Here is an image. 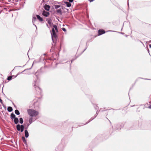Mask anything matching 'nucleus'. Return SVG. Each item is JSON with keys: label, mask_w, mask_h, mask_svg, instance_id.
<instances>
[{"label": "nucleus", "mask_w": 151, "mask_h": 151, "mask_svg": "<svg viewBox=\"0 0 151 151\" xmlns=\"http://www.w3.org/2000/svg\"><path fill=\"white\" fill-rule=\"evenodd\" d=\"M12 76H9L7 78V79L9 81H10L12 80Z\"/></svg>", "instance_id": "obj_22"}, {"label": "nucleus", "mask_w": 151, "mask_h": 151, "mask_svg": "<svg viewBox=\"0 0 151 151\" xmlns=\"http://www.w3.org/2000/svg\"><path fill=\"white\" fill-rule=\"evenodd\" d=\"M60 7V5H55V7L56 9H58Z\"/></svg>", "instance_id": "obj_23"}, {"label": "nucleus", "mask_w": 151, "mask_h": 151, "mask_svg": "<svg viewBox=\"0 0 151 151\" xmlns=\"http://www.w3.org/2000/svg\"><path fill=\"white\" fill-rule=\"evenodd\" d=\"M7 110L9 112H11L13 110L12 108L10 106L8 107L7 108Z\"/></svg>", "instance_id": "obj_17"}, {"label": "nucleus", "mask_w": 151, "mask_h": 151, "mask_svg": "<svg viewBox=\"0 0 151 151\" xmlns=\"http://www.w3.org/2000/svg\"><path fill=\"white\" fill-rule=\"evenodd\" d=\"M68 62H70V61H68L67 62V63H68Z\"/></svg>", "instance_id": "obj_35"}, {"label": "nucleus", "mask_w": 151, "mask_h": 151, "mask_svg": "<svg viewBox=\"0 0 151 151\" xmlns=\"http://www.w3.org/2000/svg\"><path fill=\"white\" fill-rule=\"evenodd\" d=\"M35 76L37 78V80L34 81L33 82V84L36 90L40 93L41 92V89L39 86V81L38 80V76L37 75V73L35 74Z\"/></svg>", "instance_id": "obj_1"}, {"label": "nucleus", "mask_w": 151, "mask_h": 151, "mask_svg": "<svg viewBox=\"0 0 151 151\" xmlns=\"http://www.w3.org/2000/svg\"><path fill=\"white\" fill-rule=\"evenodd\" d=\"M37 19L40 22H42L43 21V19L42 17H41L39 15H36Z\"/></svg>", "instance_id": "obj_9"}, {"label": "nucleus", "mask_w": 151, "mask_h": 151, "mask_svg": "<svg viewBox=\"0 0 151 151\" xmlns=\"http://www.w3.org/2000/svg\"><path fill=\"white\" fill-rule=\"evenodd\" d=\"M27 111L28 114L31 117L36 116L38 114V112L34 109H29Z\"/></svg>", "instance_id": "obj_3"}, {"label": "nucleus", "mask_w": 151, "mask_h": 151, "mask_svg": "<svg viewBox=\"0 0 151 151\" xmlns=\"http://www.w3.org/2000/svg\"><path fill=\"white\" fill-rule=\"evenodd\" d=\"M25 136L26 138H27L29 137V133L27 130H25L24 131Z\"/></svg>", "instance_id": "obj_11"}, {"label": "nucleus", "mask_w": 151, "mask_h": 151, "mask_svg": "<svg viewBox=\"0 0 151 151\" xmlns=\"http://www.w3.org/2000/svg\"><path fill=\"white\" fill-rule=\"evenodd\" d=\"M73 60H71V63H72V61H73Z\"/></svg>", "instance_id": "obj_33"}, {"label": "nucleus", "mask_w": 151, "mask_h": 151, "mask_svg": "<svg viewBox=\"0 0 151 151\" xmlns=\"http://www.w3.org/2000/svg\"><path fill=\"white\" fill-rule=\"evenodd\" d=\"M144 79H145V80H149L147 78H145Z\"/></svg>", "instance_id": "obj_34"}, {"label": "nucleus", "mask_w": 151, "mask_h": 151, "mask_svg": "<svg viewBox=\"0 0 151 151\" xmlns=\"http://www.w3.org/2000/svg\"><path fill=\"white\" fill-rule=\"evenodd\" d=\"M65 3L68 7H70L71 6V4L68 2H65Z\"/></svg>", "instance_id": "obj_13"}, {"label": "nucleus", "mask_w": 151, "mask_h": 151, "mask_svg": "<svg viewBox=\"0 0 151 151\" xmlns=\"http://www.w3.org/2000/svg\"><path fill=\"white\" fill-rule=\"evenodd\" d=\"M109 121L111 123V122L109 120Z\"/></svg>", "instance_id": "obj_36"}, {"label": "nucleus", "mask_w": 151, "mask_h": 151, "mask_svg": "<svg viewBox=\"0 0 151 151\" xmlns=\"http://www.w3.org/2000/svg\"><path fill=\"white\" fill-rule=\"evenodd\" d=\"M58 38H52L53 43H52V46H54L55 44L59 41Z\"/></svg>", "instance_id": "obj_6"}, {"label": "nucleus", "mask_w": 151, "mask_h": 151, "mask_svg": "<svg viewBox=\"0 0 151 151\" xmlns=\"http://www.w3.org/2000/svg\"><path fill=\"white\" fill-rule=\"evenodd\" d=\"M94 107H95V108L96 110H98L99 109V107L96 105L95 106H94Z\"/></svg>", "instance_id": "obj_24"}, {"label": "nucleus", "mask_w": 151, "mask_h": 151, "mask_svg": "<svg viewBox=\"0 0 151 151\" xmlns=\"http://www.w3.org/2000/svg\"><path fill=\"white\" fill-rule=\"evenodd\" d=\"M105 32L106 31L104 29H100L98 31V35L99 36L101 35L104 34Z\"/></svg>", "instance_id": "obj_5"}, {"label": "nucleus", "mask_w": 151, "mask_h": 151, "mask_svg": "<svg viewBox=\"0 0 151 151\" xmlns=\"http://www.w3.org/2000/svg\"><path fill=\"white\" fill-rule=\"evenodd\" d=\"M62 29L63 31H64L65 32H66V29L65 28H62Z\"/></svg>", "instance_id": "obj_25"}, {"label": "nucleus", "mask_w": 151, "mask_h": 151, "mask_svg": "<svg viewBox=\"0 0 151 151\" xmlns=\"http://www.w3.org/2000/svg\"><path fill=\"white\" fill-rule=\"evenodd\" d=\"M33 120V118L31 117V118H30L29 120V124H31L33 122V121L32 120Z\"/></svg>", "instance_id": "obj_18"}, {"label": "nucleus", "mask_w": 151, "mask_h": 151, "mask_svg": "<svg viewBox=\"0 0 151 151\" xmlns=\"http://www.w3.org/2000/svg\"><path fill=\"white\" fill-rule=\"evenodd\" d=\"M45 9L47 11H49L50 8V6L47 4H45L44 6Z\"/></svg>", "instance_id": "obj_10"}, {"label": "nucleus", "mask_w": 151, "mask_h": 151, "mask_svg": "<svg viewBox=\"0 0 151 151\" xmlns=\"http://www.w3.org/2000/svg\"><path fill=\"white\" fill-rule=\"evenodd\" d=\"M87 47H86V48H85V49L83 51V52H84V51L86 50V49H87Z\"/></svg>", "instance_id": "obj_30"}, {"label": "nucleus", "mask_w": 151, "mask_h": 151, "mask_svg": "<svg viewBox=\"0 0 151 151\" xmlns=\"http://www.w3.org/2000/svg\"><path fill=\"white\" fill-rule=\"evenodd\" d=\"M37 102L35 103V105H37Z\"/></svg>", "instance_id": "obj_32"}, {"label": "nucleus", "mask_w": 151, "mask_h": 151, "mask_svg": "<svg viewBox=\"0 0 151 151\" xmlns=\"http://www.w3.org/2000/svg\"><path fill=\"white\" fill-rule=\"evenodd\" d=\"M14 122L15 124H17L19 122V119L17 118H15L14 119Z\"/></svg>", "instance_id": "obj_12"}, {"label": "nucleus", "mask_w": 151, "mask_h": 151, "mask_svg": "<svg viewBox=\"0 0 151 151\" xmlns=\"http://www.w3.org/2000/svg\"><path fill=\"white\" fill-rule=\"evenodd\" d=\"M58 32V30L57 25H54L52 29V32L51 33L52 38H56L57 35L56 33Z\"/></svg>", "instance_id": "obj_2"}, {"label": "nucleus", "mask_w": 151, "mask_h": 151, "mask_svg": "<svg viewBox=\"0 0 151 151\" xmlns=\"http://www.w3.org/2000/svg\"><path fill=\"white\" fill-rule=\"evenodd\" d=\"M98 113H99V112H98V111H96V115L95 116V117L93 118L92 117L91 119H90L89 120V121L88 122H87L85 124L88 123V122H90V121H91L92 120H93V119H94L96 116L98 114Z\"/></svg>", "instance_id": "obj_8"}, {"label": "nucleus", "mask_w": 151, "mask_h": 151, "mask_svg": "<svg viewBox=\"0 0 151 151\" xmlns=\"http://www.w3.org/2000/svg\"><path fill=\"white\" fill-rule=\"evenodd\" d=\"M16 128L18 131H20L21 132H22L24 130V126L23 125H20L18 124L16 126Z\"/></svg>", "instance_id": "obj_4"}, {"label": "nucleus", "mask_w": 151, "mask_h": 151, "mask_svg": "<svg viewBox=\"0 0 151 151\" xmlns=\"http://www.w3.org/2000/svg\"><path fill=\"white\" fill-rule=\"evenodd\" d=\"M47 22L50 25H51V24H52V19H47Z\"/></svg>", "instance_id": "obj_14"}, {"label": "nucleus", "mask_w": 151, "mask_h": 151, "mask_svg": "<svg viewBox=\"0 0 151 151\" xmlns=\"http://www.w3.org/2000/svg\"><path fill=\"white\" fill-rule=\"evenodd\" d=\"M15 113L17 115H19L20 114L19 111L17 109H16L15 111Z\"/></svg>", "instance_id": "obj_20"}, {"label": "nucleus", "mask_w": 151, "mask_h": 151, "mask_svg": "<svg viewBox=\"0 0 151 151\" xmlns=\"http://www.w3.org/2000/svg\"><path fill=\"white\" fill-rule=\"evenodd\" d=\"M42 15L45 17H48L50 14L49 12L44 10L42 12Z\"/></svg>", "instance_id": "obj_7"}, {"label": "nucleus", "mask_w": 151, "mask_h": 151, "mask_svg": "<svg viewBox=\"0 0 151 151\" xmlns=\"http://www.w3.org/2000/svg\"><path fill=\"white\" fill-rule=\"evenodd\" d=\"M29 124H27V128H28V127H29Z\"/></svg>", "instance_id": "obj_31"}, {"label": "nucleus", "mask_w": 151, "mask_h": 151, "mask_svg": "<svg viewBox=\"0 0 151 151\" xmlns=\"http://www.w3.org/2000/svg\"><path fill=\"white\" fill-rule=\"evenodd\" d=\"M19 122L21 124H22L23 123V121L22 118H19Z\"/></svg>", "instance_id": "obj_21"}, {"label": "nucleus", "mask_w": 151, "mask_h": 151, "mask_svg": "<svg viewBox=\"0 0 151 151\" xmlns=\"http://www.w3.org/2000/svg\"><path fill=\"white\" fill-rule=\"evenodd\" d=\"M69 1V2H73V0H68Z\"/></svg>", "instance_id": "obj_26"}, {"label": "nucleus", "mask_w": 151, "mask_h": 151, "mask_svg": "<svg viewBox=\"0 0 151 151\" xmlns=\"http://www.w3.org/2000/svg\"><path fill=\"white\" fill-rule=\"evenodd\" d=\"M148 108L151 109V105L148 107Z\"/></svg>", "instance_id": "obj_29"}, {"label": "nucleus", "mask_w": 151, "mask_h": 151, "mask_svg": "<svg viewBox=\"0 0 151 151\" xmlns=\"http://www.w3.org/2000/svg\"><path fill=\"white\" fill-rule=\"evenodd\" d=\"M25 70H24L23 71H22V72H21L20 73H19L17 74V75H18V74H20V73H22L23 72H24V71H25Z\"/></svg>", "instance_id": "obj_27"}, {"label": "nucleus", "mask_w": 151, "mask_h": 151, "mask_svg": "<svg viewBox=\"0 0 151 151\" xmlns=\"http://www.w3.org/2000/svg\"><path fill=\"white\" fill-rule=\"evenodd\" d=\"M22 139L23 142L25 144H27V140L24 137H22Z\"/></svg>", "instance_id": "obj_16"}, {"label": "nucleus", "mask_w": 151, "mask_h": 151, "mask_svg": "<svg viewBox=\"0 0 151 151\" xmlns=\"http://www.w3.org/2000/svg\"><path fill=\"white\" fill-rule=\"evenodd\" d=\"M149 47H150V48H151V44H150L149 45Z\"/></svg>", "instance_id": "obj_28"}, {"label": "nucleus", "mask_w": 151, "mask_h": 151, "mask_svg": "<svg viewBox=\"0 0 151 151\" xmlns=\"http://www.w3.org/2000/svg\"><path fill=\"white\" fill-rule=\"evenodd\" d=\"M56 12L57 13H60V14H62V10L60 9L57 10Z\"/></svg>", "instance_id": "obj_19"}, {"label": "nucleus", "mask_w": 151, "mask_h": 151, "mask_svg": "<svg viewBox=\"0 0 151 151\" xmlns=\"http://www.w3.org/2000/svg\"><path fill=\"white\" fill-rule=\"evenodd\" d=\"M15 115L13 113L11 114V118L13 120V119L16 118L15 117Z\"/></svg>", "instance_id": "obj_15"}]
</instances>
